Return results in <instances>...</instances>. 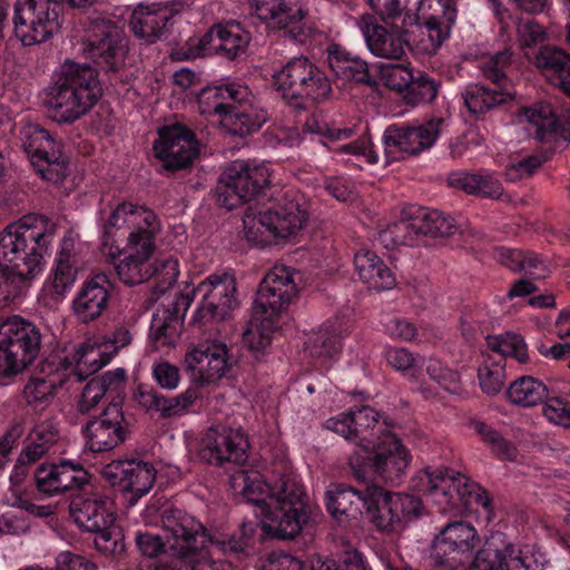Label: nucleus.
Wrapping results in <instances>:
<instances>
[{"mask_svg":"<svg viewBox=\"0 0 570 570\" xmlns=\"http://www.w3.org/2000/svg\"><path fill=\"white\" fill-rule=\"evenodd\" d=\"M413 493H391L372 483L364 514L381 532L399 533L423 511L419 495L430 498L440 509L468 511L473 505L485 511L492 508L489 492L463 474H450L446 468L426 466L410 480Z\"/></svg>","mask_w":570,"mask_h":570,"instance_id":"1","label":"nucleus"},{"mask_svg":"<svg viewBox=\"0 0 570 570\" xmlns=\"http://www.w3.org/2000/svg\"><path fill=\"white\" fill-rule=\"evenodd\" d=\"M480 538L474 527L464 521L448 523L435 537L432 558L438 566L456 569L471 560V570H543L546 556L531 546H519L502 531H491L473 556ZM384 570H414L396 554L377 552Z\"/></svg>","mask_w":570,"mask_h":570,"instance_id":"2","label":"nucleus"},{"mask_svg":"<svg viewBox=\"0 0 570 570\" xmlns=\"http://www.w3.org/2000/svg\"><path fill=\"white\" fill-rule=\"evenodd\" d=\"M165 537L173 554L161 553L165 543L157 534L138 533L136 546L147 559L141 570H189L205 560L212 549L242 557L253 544L254 525L243 523L233 534L213 531L180 509L168 508L161 513Z\"/></svg>","mask_w":570,"mask_h":570,"instance_id":"3","label":"nucleus"},{"mask_svg":"<svg viewBox=\"0 0 570 570\" xmlns=\"http://www.w3.org/2000/svg\"><path fill=\"white\" fill-rule=\"evenodd\" d=\"M128 226L127 246L120 250L109 243V267L112 266L119 281L132 286L155 276L151 294L157 298L165 294L179 275L178 261L168 258L148 263L155 250V235L158 230L156 215L153 210L131 203H120L109 214V228Z\"/></svg>","mask_w":570,"mask_h":570,"instance_id":"4","label":"nucleus"},{"mask_svg":"<svg viewBox=\"0 0 570 570\" xmlns=\"http://www.w3.org/2000/svg\"><path fill=\"white\" fill-rule=\"evenodd\" d=\"M273 472L271 483L256 472L242 473L236 481H242L246 500L258 508L264 533L269 538L292 540L308 523L311 511L304 500V488L282 450Z\"/></svg>","mask_w":570,"mask_h":570,"instance_id":"5","label":"nucleus"},{"mask_svg":"<svg viewBox=\"0 0 570 570\" xmlns=\"http://www.w3.org/2000/svg\"><path fill=\"white\" fill-rule=\"evenodd\" d=\"M82 52L96 67L66 60L47 91L49 117L56 122L72 124L102 97L99 69L107 72L106 23L98 24L88 32L82 43Z\"/></svg>","mask_w":570,"mask_h":570,"instance_id":"6","label":"nucleus"},{"mask_svg":"<svg viewBox=\"0 0 570 570\" xmlns=\"http://www.w3.org/2000/svg\"><path fill=\"white\" fill-rule=\"evenodd\" d=\"M237 363L233 347L218 340L206 341L188 351L185 356L186 367L191 371L196 386H190L175 397H166L153 387L140 384L134 393V400L146 411L159 412L165 419L180 416L202 396L199 387L233 375Z\"/></svg>","mask_w":570,"mask_h":570,"instance_id":"7","label":"nucleus"},{"mask_svg":"<svg viewBox=\"0 0 570 570\" xmlns=\"http://www.w3.org/2000/svg\"><path fill=\"white\" fill-rule=\"evenodd\" d=\"M302 273L286 265H275L261 281L250 321L243 333V344L256 362H263L279 320L298 296Z\"/></svg>","mask_w":570,"mask_h":570,"instance_id":"8","label":"nucleus"},{"mask_svg":"<svg viewBox=\"0 0 570 570\" xmlns=\"http://www.w3.org/2000/svg\"><path fill=\"white\" fill-rule=\"evenodd\" d=\"M106 337L99 345L86 342L78 348L58 350L39 364V374L30 379L23 389L24 399L35 411L45 410L53 400L58 387L69 382H82L107 365Z\"/></svg>","mask_w":570,"mask_h":570,"instance_id":"9","label":"nucleus"},{"mask_svg":"<svg viewBox=\"0 0 570 570\" xmlns=\"http://www.w3.org/2000/svg\"><path fill=\"white\" fill-rule=\"evenodd\" d=\"M23 218L8 225L0 233V272L28 292L32 282L39 277L46 265L53 232L43 220L30 224Z\"/></svg>","mask_w":570,"mask_h":570,"instance_id":"10","label":"nucleus"},{"mask_svg":"<svg viewBox=\"0 0 570 570\" xmlns=\"http://www.w3.org/2000/svg\"><path fill=\"white\" fill-rule=\"evenodd\" d=\"M246 85L228 81L203 88L197 96L199 112L216 117L230 135L246 137L257 132L267 121V111L255 105Z\"/></svg>","mask_w":570,"mask_h":570,"instance_id":"11","label":"nucleus"},{"mask_svg":"<svg viewBox=\"0 0 570 570\" xmlns=\"http://www.w3.org/2000/svg\"><path fill=\"white\" fill-rule=\"evenodd\" d=\"M237 285L234 274H213L191 291L180 292L163 312L164 318L183 323L193 296H202L200 305L191 316V323L205 326L210 322L226 320L237 306Z\"/></svg>","mask_w":570,"mask_h":570,"instance_id":"12","label":"nucleus"},{"mask_svg":"<svg viewBox=\"0 0 570 570\" xmlns=\"http://www.w3.org/2000/svg\"><path fill=\"white\" fill-rule=\"evenodd\" d=\"M469 233L463 216L456 218L438 209L410 206L404 209L399 222L390 224L380 234V239L389 246H419L425 237H446Z\"/></svg>","mask_w":570,"mask_h":570,"instance_id":"13","label":"nucleus"},{"mask_svg":"<svg viewBox=\"0 0 570 570\" xmlns=\"http://www.w3.org/2000/svg\"><path fill=\"white\" fill-rule=\"evenodd\" d=\"M273 82L283 99L297 109L323 102L333 92L327 73L306 56L289 58L274 71Z\"/></svg>","mask_w":570,"mask_h":570,"instance_id":"14","label":"nucleus"},{"mask_svg":"<svg viewBox=\"0 0 570 570\" xmlns=\"http://www.w3.org/2000/svg\"><path fill=\"white\" fill-rule=\"evenodd\" d=\"M307 219L297 200L284 198L262 206H248L243 223L248 240L259 245L278 244L295 236Z\"/></svg>","mask_w":570,"mask_h":570,"instance_id":"15","label":"nucleus"},{"mask_svg":"<svg viewBox=\"0 0 570 570\" xmlns=\"http://www.w3.org/2000/svg\"><path fill=\"white\" fill-rule=\"evenodd\" d=\"M42 334L38 325L19 315L0 317V377L11 379L39 356Z\"/></svg>","mask_w":570,"mask_h":570,"instance_id":"16","label":"nucleus"},{"mask_svg":"<svg viewBox=\"0 0 570 570\" xmlns=\"http://www.w3.org/2000/svg\"><path fill=\"white\" fill-rule=\"evenodd\" d=\"M63 4L56 0H16L13 32L24 47L40 45L59 32Z\"/></svg>","mask_w":570,"mask_h":570,"instance_id":"17","label":"nucleus"},{"mask_svg":"<svg viewBox=\"0 0 570 570\" xmlns=\"http://www.w3.org/2000/svg\"><path fill=\"white\" fill-rule=\"evenodd\" d=\"M269 184L266 166L255 161L235 160L222 173L215 188L219 207L233 210L259 195Z\"/></svg>","mask_w":570,"mask_h":570,"instance_id":"18","label":"nucleus"},{"mask_svg":"<svg viewBox=\"0 0 570 570\" xmlns=\"http://www.w3.org/2000/svg\"><path fill=\"white\" fill-rule=\"evenodd\" d=\"M442 124V118H432L419 125L401 122L387 126L382 136L384 166L430 149L439 137Z\"/></svg>","mask_w":570,"mask_h":570,"instance_id":"19","label":"nucleus"},{"mask_svg":"<svg viewBox=\"0 0 570 570\" xmlns=\"http://www.w3.org/2000/svg\"><path fill=\"white\" fill-rule=\"evenodd\" d=\"M257 17L285 39L302 46L309 45L317 33L306 18L298 0H253Z\"/></svg>","mask_w":570,"mask_h":570,"instance_id":"20","label":"nucleus"},{"mask_svg":"<svg viewBox=\"0 0 570 570\" xmlns=\"http://www.w3.org/2000/svg\"><path fill=\"white\" fill-rule=\"evenodd\" d=\"M155 157L166 174L189 169L199 156L200 142L195 131L183 122H174L158 129L153 146Z\"/></svg>","mask_w":570,"mask_h":570,"instance_id":"21","label":"nucleus"},{"mask_svg":"<svg viewBox=\"0 0 570 570\" xmlns=\"http://www.w3.org/2000/svg\"><path fill=\"white\" fill-rule=\"evenodd\" d=\"M20 135L35 171L45 180L61 183L66 178L67 161L53 136L38 125L23 127Z\"/></svg>","mask_w":570,"mask_h":570,"instance_id":"22","label":"nucleus"},{"mask_svg":"<svg viewBox=\"0 0 570 570\" xmlns=\"http://www.w3.org/2000/svg\"><path fill=\"white\" fill-rule=\"evenodd\" d=\"M303 132L315 136L312 139H317L323 146L338 155H350L357 160H363L371 165L379 163V154L367 136H362L346 144H340V141L350 139L353 136L352 128H336L318 119L316 116H311L303 125Z\"/></svg>","mask_w":570,"mask_h":570,"instance_id":"23","label":"nucleus"},{"mask_svg":"<svg viewBox=\"0 0 570 570\" xmlns=\"http://www.w3.org/2000/svg\"><path fill=\"white\" fill-rule=\"evenodd\" d=\"M107 373L99 377L91 379L82 389L77 400V410L80 414L90 415L92 411L99 410V416L89 420L82 428L88 449L101 455L107 452Z\"/></svg>","mask_w":570,"mask_h":570,"instance_id":"24","label":"nucleus"},{"mask_svg":"<svg viewBox=\"0 0 570 570\" xmlns=\"http://www.w3.org/2000/svg\"><path fill=\"white\" fill-rule=\"evenodd\" d=\"M488 345L500 358L493 361L491 365L484 362L479 367L478 377L481 390L488 395H495L503 386L505 358L513 357L519 363H527L529 360L528 346L523 336L515 333H507L504 336H490Z\"/></svg>","mask_w":570,"mask_h":570,"instance_id":"25","label":"nucleus"},{"mask_svg":"<svg viewBox=\"0 0 570 570\" xmlns=\"http://www.w3.org/2000/svg\"><path fill=\"white\" fill-rule=\"evenodd\" d=\"M384 419L390 417L380 414L370 405L354 406L326 420L325 428L354 443L355 448H360L370 444L381 431L386 430Z\"/></svg>","mask_w":570,"mask_h":570,"instance_id":"26","label":"nucleus"},{"mask_svg":"<svg viewBox=\"0 0 570 570\" xmlns=\"http://www.w3.org/2000/svg\"><path fill=\"white\" fill-rule=\"evenodd\" d=\"M366 449H355L348 458V468L356 481L377 480L386 484L399 485L406 478L412 461L410 452H399L395 456L379 462L371 459Z\"/></svg>","mask_w":570,"mask_h":570,"instance_id":"27","label":"nucleus"},{"mask_svg":"<svg viewBox=\"0 0 570 570\" xmlns=\"http://www.w3.org/2000/svg\"><path fill=\"white\" fill-rule=\"evenodd\" d=\"M248 441L240 430L226 426H213L202 440L199 456L212 465L220 466L225 462L243 465L247 461Z\"/></svg>","mask_w":570,"mask_h":570,"instance_id":"28","label":"nucleus"},{"mask_svg":"<svg viewBox=\"0 0 570 570\" xmlns=\"http://www.w3.org/2000/svg\"><path fill=\"white\" fill-rule=\"evenodd\" d=\"M72 248L73 240L65 237L39 294V302L47 308H56L66 298L77 279L78 268Z\"/></svg>","mask_w":570,"mask_h":570,"instance_id":"29","label":"nucleus"},{"mask_svg":"<svg viewBox=\"0 0 570 570\" xmlns=\"http://www.w3.org/2000/svg\"><path fill=\"white\" fill-rule=\"evenodd\" d=\"M206 35L210 56L229 62H239L247 58L252 35L239 21L215 23Z\"/></svg>","mask_w":570,"mask_h":570,"instance_id":"30","label":"nucleus"},{"mask_svg":"<svg viewBox=\"0 0 570 570\" xmlns=\"http://www.w3.org/2000/svg\"><path fill=\"white\" fill-rule=\"evenodd\" d=\"M325 59L334 76L337 87L345 86H375L376 79L367 61L353 55L338 43H328L324 50Z\"/></svg>","mask_w":570,"mask_h":570,"instance_id":"31","label":"nucleus"},{"mask_svg":"<svg viewBox=\"0 0 570 570\" xmlns=\"http://www.w3.org/2000/svg\"><path fill=\"white\" fill-rule=\"evenodd\" d=\"M59 440V430L52 421L36 424L24 442L10 474L12 485L20 484L28 474V466L42 459Z\"/></svg>","mask_w":570,"mask_h":570,"instance_id":"32","label":"nucleus"},{"mask_svg":"<svg viewBox=\"0 0 570 570\" xmlns=\"http://www.w3.org/2000/svg\"><path fill=\"white\" fill-rule=\"evenodd\" d=\"M353 327L352 318L346 314H336L325 321L306 343V350L311 356L332 363L338 358L343 347V341L348 336Z\"/></svg>","mask_w":570,"mask_h":570,"instance_id":"33","label":"nucleus"},{"mask_svg":"<svg viewBox=\"0 0 570 570\" xmlns=\"http://www.w3.org/2000/svg\"><path fill=\"white\" fill-rule=\"evenodd\" d=\"M156 471L141 460H111L109 462V487H118L130 492L136 500L146 495L153 488Z\"/></svg>","mask_w":570,"mask_h":570,"instance_id":"34","label":"nucleus"},{"mask_svg":"<svg viewBox=\"0 0 570 570\" xmlns=\"http://www.w3.org/2000/svg\"><path fill=\"white\" fill-rule=\"evenodd\" d=\"M362 32L371 53L376 57L401 60L410 47L407 31L394 23L365 22Z\"/></svg>","mask_w":570,"mask_h":570,"instance_id":"35","label":"nucleus"},{"mask_svg":"<svg viewBox=\"0 0 570 570\" xmlns=\"http://www.w3.org/2000/svg\"><path fill=\"white\" fill-rule=\"evenodd\" d=\"M357 482V487L334 483L326 490L324 504L326 511L335 520L357 519L364 514L372 483H367V481Z\"/></svg>","mask_w":570,"mask_h":570,"instance_id":"36","label":"nucleus"},{"mask_svg":"<svg viewBox=\"0 0 570 570\" xmlns=\"http://www.w3.org/2000/svg\"><path fill=\"white\" fill-rule=\"evenodd\" d=\"M175 14L169 2L139 3L129 16V27L134 35L148 42L160 39Z\"/></svg>","mask_w":570,"mask_h":570,"instance_id":"37","label":"nucleus"},{"mask_svg":"<svg viewBox=\"0 0 570 570\" xmlns=\"http://www.w3.org/2000/svg\"><path fill=\"white\" fill-rule=\"evenodd\" d=\"M69 512L80 529L97 533L95 546L104 552L107 549V507L105 499L73 498L69 504Z\"/></svg>","mask_w":570,"mask_h":570,"instance_id":"38","label":"nucleus"},{"mask_svg":"<svg viewBox=\"0 0 570 570\" xmlns=\"http://www.w3.org/2000/svg\"><path fill=\"white\" fill-rule=\"evenodd\" d=\"M549 83L561 89L570 97V55L553 45L541 46L538 50L527 53Z\"/></svg>","mask_w":570,"mask_h":570,"instance_id":"39","label":"nucleus"},{"mask_svg":"<svg viewBox=\"0 0 570 570\" xmlns=\"http://www.w3.org/2000/svg\"><path fill=\"white\" fill-rule=\"evenodd\" d=\"M107 308V272L86 279L72 301L75 315L82 323L97 320Z\"/></svg>","mask_w":570,"mask_h":570,"instance_id":"40","label":"nucleus"},{"mask_svg":"<svg viewBox=\"0 0 570 570\" xmlns=\"http://www.w3.org/2000/svg\"><path fill=\"white\" fill-rule=\"evenodd\" d=\"M524 119L535 126V137L540 140L563 139L570 141V119L558 114L550 104H538L522 109Z\"/></svg>","mask_w":570,"mask_h":570,"instance_id":"41","label":"nucleus"},{"mask_svg":"<svg viewBox=\"0 0 570 570\" xmlns=\"http://www.w3.org/2000/svg\"><path fill=\"white\" fill-rule=\"evenodd\" d=\"M354 266L358 278L368 288L389 291L396 285V276L387 264L374 252L362 248L354 254Z\"/></svg>","mask_w":570,"mask_h":570,"instance_id":"42","label":"nucleus"},{"mask_svg":"<svg viewBox=\"0 0 570 570\" xmlns=\"http://www.w3.org/2000/svg\"><path fill=\"white\" fill-rule=\"evenodd\" d=\"M461 96L468 111L476 119L505 106L514 98L511 90L481 83H469Z\"/></svg>","mask_w":570,"mask_h":570,"instance_id":"43","label":"nucleus"},{"mask_svg":"<svg viewBox=\"0 0 570 570\" xmlns=\"http://www.w3.org/2000/svg\"><path fill=\"white\" fill-rule=\"evenodd\" d=\"M449 185L482 198L498 199L503 193L501 181L488 169L453 171L449 176Z\"/></svg>","mask_w":570,"mask_h":570,"instance_id":"44","label":"nucleus"},{"mask_svg":"<svg viewBox=\"0 0 570 570\" xmlns=\"http://www.w3.org/2000/svg\"><path fill=\"white\" fill-rule=\"evenodd\" d=\"M507 397L514 405L532 407L547 400L548 387L541 380L523 375L510 384Z\"/></svg>","mask_w":570,"mask_h":570,"instance_id":"45","label":"nucleus"},{"mask_svg":"<svg viewBox=\"0 0 570 570\" xmlns=\"http://www.w3.org/2000/svg\"><path fill=\"white\" fill-rule=\"evenodd\" d=\"M513 57L514 52L510 48L484 56L480 61L483 77L497 88L501 89L503 87V89L510 90Z\"/></svg>","mask_w":570,"mask_h":570,"instance_id":"46","label":"nucleus"},{"mask_svg":"<svg viewBox=\"0 0 570 570\" xmlns=\"http://www.w3.org/2000/svg\"><path fill=\"white\" fill-rule=\"evenodd\" d=\"M312 570H373L365 554L353 547L346 544L331 558L318 559Z\"/></svg>","mask_w":570,"mask_h":570,"instance_id":"47","label":"nucleus"},{"mask_svg":"<svg viewBox=\"0 0 570 570\" xmlns=\"http://www.w3.org/2000/svg\"><path fill=\"white\" fill-rule=\"evenodd\" d=\"M441 14L434 13L425 21L428 36L434 46L440 47L449 37L456 21L458 9L455 0H438Z\"/></svg>","mask_w":570,"mask_h":570,"instance_id":"48","label":"nucleus"},{"mask_svg":"<svg viewBox=\"0 0 570 570\" xmlns=\"http://www.w3.org/2000/svg\"><path fill=\"white\" fill-rule=\"evenodd\" d=\"M383 424L386 430L375 438L370 444H363L358 449H366L371 459L382 462L383 460L395 456L399 452H410L402 440L392 431L395 423L392 419H384Z\"/></svg>","mask_w":570,"mask_h":570,"instance_id":"49","label":"nucleus"},{"mask_svg":"<svg viewBox=\"0 0 570 570\" xmlns=\"http://www.w3.org/2000/svg\"><path fill=\"white\" fill-rule=\"evenodd\" d=\"M471 426L481 440L490 448L492 454L497 459L511 462L517 459L518 449L515 444L503 438L494 428L482 421H473Z\"/></svg>","mask_w":570,"mask_h":570,"instance_id":"50","label":"nucleus"},{"mask_svg":"<svg viewBox=\"0 0 570 570\" xmlns=\"http://www.w3.org/2000/svg\"><path fill=\"white\" fill-rule=\"evenodd\" d=\"M439 82L428 72L416 70L402 99L407 106L431 104L438 96Z\"/></svg>","mask_w":570,"mask_h":570,"instance_id":"51","label":"nucleus"},{"mask_svg":"<svg viewBox=\"0 0 570 570\" xmlns=\"http://www.w3.org/2000/svg\"><path fill=\"white\" fill-rule=\"evenodd\" d=\"M59 494H66L76 490H81L89 483V472L77 462L61 459L57 463Z\"/></svg>","mask_w":570,"mask_h":570,"instance_id":"52","label":"nucleus"},{"mask_svg":"<svg viewBox=\"0 0 570 570\" xmlns=\"http://www.w3.org/2000/svg\"><path fill=\"white\" fill-rule=\"evenodd\" d=\"M518 36L520 46L523 49L525 57L527 53L532 55V52L538 50L541 46L548 45L544 43L548 39V33L544 27L530 18L519 22Z\"/></svg>","mask_w":570,"mask_h":570,"instance_id":"53","label":"nucleus"},{"mask_svg":"<svg viewBox=\"0 0 570 570\" xmlns=\"http://www.w3.org/2000/svg\"><path fill=\"white\" fill-rule=\"evenodd\" d=\"M385 357L393 368L413 377L419 376L424 363V357L415 356L404 347H389L385 352Z\"/></svg>","mask_w":570,"mask_h":570,"instance_id":"54","label":"nucleus"},{"mask_svg":"<svg viewBox=\"0 0 570 570\" xmlns=\"http://www.w3.org/2000/svg\"><path fill=\"white\" fill-rule=\"evenodd\" d=\"M415 69L402 63H391L381 67V76L384 85L391 90L397 91L403 97L411 80L414 77Z\"/></svg>","mask_w":570,"mask_h":570,"instance_id":"55","label":"nucleus"},{"mask_svg":"<svg viewBox=\"0 0 570 570\" xmlns=\"http://www.w3.org/2000/svg\"><path fill=\"white\" fill-rule=\"evenodd\" d=\"M207 41L206 32L200 37H190L185 42L173 47L169 57L173 61H189L210 56Z\"/></svg>","mask_w":570,"mask_h":570,"instance_id":"56","label":"nucleus"},{"mask_svg":"<svg viewBox=\"0 0 570 570\" xmlns=\"http://www.w3.org/2000/svg\"><path fill=\"white\" fill-rule=\"evenodd\" d=\"M33 482L39 499L59 494L57 463H42L33 473Z\"/></svg>","mask_w":570,"mask_h":570,"instance_id":"57","label":"nucleus"},{"mask_svg":"<svg viewBox=\"0 0 570 570\" xmlns=\"http://www.w3.org/2000/svg\"><path fill=\"white\" fill-rule=\"evenodd\" d=\"M254 525L253 531V544L250 546L247 553H244L242 557H235L229 554H224L223 552H219L222 556L225 557V559H214L212 553L215 552L214 550H209L208 554L206 556L205 560H200L199 563H196L195 566L189 567V570H240V566L234 563V560L240 561L244 558L252 554L255 546V534H256V524L254 522H250Z\"/></svg>","mask_w":570,"mask_h":570,"instance_id":"58","label":"nucleus"},{"mask_svg":"<svg viewBox=\"0 0 570 570\" xmlns=\"http://www.w3.org/2000/svg\"><path fill=\"white\" fill-rule=\"evenodd\" d=\"M181 324L175 323L158 315L153 316L150 324V338L163 346L174 345L179 335Z\"/></svg>","mask_w":570,"mask_h":570,"instance_id":"59","label":"nucleus"},{"mask_svg":"<svg viewBox=\"0 0 570 570\" xmlns=\"http://www.w3.org/2000/svg\"><path fill=\"white\" fill-rule=\"evenodd\" d=\"M323 186L338 202L347 203L354 198V184L347 176H325Z\"/></svg>","mask_w":570,"mask_h":570,"instance_id":"60","label":"nucleus"},{"mask_svg":"<svg viewBox=\"0 0 570 570\" xmlns=\"http://www.w3.org/2000/svg\"><path fill=\"white\" fill-rule=\"evenodd\" d=\"M257 570H302V562L287 552L274 550L261 560Z\"/></svg>","mask_w":570,"mask_h":570,"instance_id":"61","label":"nucleus"},{"mask_svg":"<svg viewBox=\"0 0 570 570\" xmlns=\"http://www.w3.org/2000/svg\"><path fill=\"white\" fill-rule=\"evenodd\" d=\"M543 414L550 422L570 428V401L562 397H547Z\"/></svg>","mask_w":570,"mask_h":570,"instance_id":"62","label":"nucleus"},{"mask_svg":"<svg viewBox=\"0 0 570 570\" xmlns=\"http://www.w3.org/2000/svg\"><path fill=\"white\" fill-rule=\"evenodd\" d=\"M542 161L537 156H527L522 159L511 163L505 168V178L509 181H517L524 177H530L540 166Z\"/></svg>","mask_w":570,"mask_h":570,"instance_id":"63","label":"nucleus"},{"mask_svg":"<svg viewBox=\"0 0 570 570\" xmlns=\"http://www.w3.org/2000/svg\"><path fill=\"white\" fill-rule=\"evenodd\" d=\"M385 332L393 338L406 342L416 341L419 338V330L416 325L401 317H394L385 324Z\"/></svg>","mask_w":570,"mask_h":570,"instance_id":"64","label":"nucleus"}]
</instances>
